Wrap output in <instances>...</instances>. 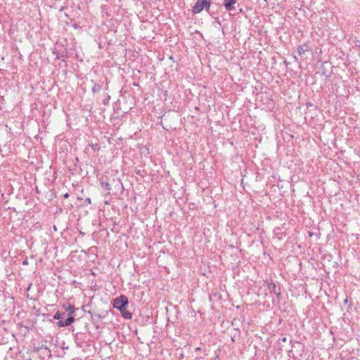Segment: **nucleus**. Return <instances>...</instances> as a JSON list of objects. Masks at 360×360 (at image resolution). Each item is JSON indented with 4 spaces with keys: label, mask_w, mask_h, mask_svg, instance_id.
Here are the masks:
<instances>
[{
    "label": "nucleus",
    "mask_w": 360,
    "mask_h": 360,
    "mask_svg": "<svg viewBox=\"0 0 360 360\" xmlns=\"http://www.w3.org/2000/svg\"><path fill=\"white\" fill-rule=\"evenodd\" d=\"M74 321H75L74 316H70L64 321L65 322V326H68L71 325Z\"/></svg>",
    "instance_id": "6e6552de"
},
{
    "label": "nucleus",
    "mask_w": 360,
    "mask_h": 360,
    "mask_svg": "<svg viewBox=\"0 0 360 360\" xmlns=\"http://www.w3.org/2000/svg\"><path fill=\"white\" fill-rule=\"evenodd\" d=\"M129 304L128 299L126 296L122 295L117 297L114 300L113 307L120 311L127 307Z\"/></svg>",
    "instance_id": "f03ea898"
},
{
    "label": "nucleus",
    "mask_w": 360,
    "mask_h": 360,
    "mask_svg": "<svg viewBox=\"0 0 360 360\" xmlns=\"http://www.w3.org/2000/svg\"><path fill=\"white\" fill-rule=\"evenodd\" d=\"M236 3V0H224L223 6L226 11H232L235 10V7L233 6Z\"/></svg>",
    "instance_id": "7ed1b4c3"
},
{
    "label": "nucleus",
    "mask_w": 360,
    "mask_h": 360,
    "mask_svg": "<svg viewBox=\"0 0 360 360\" xmlns=\"http://www.w3.org/2000/svg\"><path fill=\"white\" fill-rule=\"evenodd\" d=\"M53 53L56 54V58H58V59L68 57L67 53H59V52L56 53L55 51H53Z\"/></svg>",
    "instance_id": "9b49d317"
},
{
    "label": "nucleus",
    "mask_w": 360,
    "mask_h": 360,
    "mask_svg": "<svg viewBox=\"0 0 360 360\" xmlns=\"http://www.w3.org/2000/svg\"><path fill=\"white\" fill-rule=\"evenodd\" d=\"M101 186L108 191V194H110L111 191L110 184L103 178L101 179Z\"/></svg>",
    "instance_id": "423d86ee"
},
{
    "label": "nucleus",
    "mask_w": 360,
    "mask_h": 360,
    "mask_svg": "<svg viewBox=\"0 0 360 360\" xmlns=\"http://www.w3.org/2000/svg\"><path fill=\"white\" fill-rule=\"evenodd\" d=\"M210 0H198L193 7L192 11L195 14L200 13L203 9L208 11L210 10Z\"/></svg>",
    "instance_id": "f257e3e1"
},
{
    "label": "nucleus",
    "mask_w": 360,
    "mask_h": 360,
    "mask_svg": "<svg viewBox=\"0 0 360 360\" xmlns=\"http://www.w3.org/2000/svg\"><path fill=\"white\" fill-rule=\"evenodd\" d=\"M267 287L271 292L276 294L278 297L281 295L280 290H277V287L275 283L271 281L267 283Z\"/></svg>",
    "instance_id": "39448f33"
},
{
    "label": "nucleus",
    "mask_w": 360,
    "mask_h": 360,
    "mask_svg": "<svg viewBox=\"0 0 360 360\" xmlns=\"http://www.w3.org/2000/svg\"><path fill=\"white\" fill-rule=\"evenodd\" d=\"M68 197H69V194H68V193H65V194L63 195V198H68Z\"/></svg>",
    "instance_id": "dca6fc26"
},
{
    "label": "nucleus",
    "mask_w": 360,
    "mask_h": 360,
    "mask_svg": "<svg viewBox=\"0 0 360 360\" xmlns=\"http://www.w3.org/2000/svg\"><path fill=\"white\" fill-rule=\"evenodd\" d=\"M85 202H86L88 204H91V198H86Z\"/></svg>",
    "instance_id": "2eb2a0df"
},
{
    "label": "nucleus",
    "mask_w": 360,
    "mask_h": 360,
    "mask_svg": "<svg viewBox=\"0 0 360 360\" xmlns=\"http://www.w3.org/2000/svg\"><path fill=\"white\" fill-rule=\"evenodd\" d=\"M53 230H54L55 231H57V226H53Z\"/></svg>",
    "instance_id": "a211bd4d"
},
{
    "label": "nucleus",
    "mask_w": 360,
    "mask_h": 360,
    "mask_svg": "<svg viewBox=\"0 0 360 360\" xmlns=\"http://www.w3.org/2000/svg\"><path fill=\"white\" fill-rule=\"evenodd\" d=\"M196 349H197L198 351H200V347H198V348H196Z\"/></svg>",
    "instance_id": "6ab92c4d"
},
{
    "label": "nucleus",
    "mask_w": 360,
    "mask_h": 360,
    "mask_svg": "<svg viewBox=\"0 0 360 360\" xmlns=\"http://www.w3.org/2000/svg\"><path fill=\"white\" fill-rule=\"evenodd\" d=\"M66 311H67L69 316H73L74 312H75V307L70 305L68 307V308L66 309Z\"/></svg>",
    "instance_id": "9d476101"
},
{
    "label": "nucleus",
    "mask_w": 360,
    "mask_h": 360,
    "mask_svg": "<svg viewBox=\"0 0 360 360\" xmlns=\"http://www.w3.org/2000/svg\"><path fill=\"white\" fill-rule=\"evenodd\" d=\"M203 359L202 357H197L193 360H202Z\"/></svg>",
    "instance_id": "f3484780"
},
{
    "label": "nucleus",
    "mask_w": 360,
    "mask_h": 360,
    "mask_svg": "<svg viewBox=\"0 0 360 360\" xmlns=\"http://www.w3.org/2000/svg\"><path fill=\"white\" fill-rule=\"evenodd\" d=\"M127 307H125L124 309H122L120 311L121 312V314L123 318H124L126 319H131L132 314L129 310H127Z\"/></svg>",
    "instance_id": "0eeeda50"
},
{
    "label": "nucleus",
    "mask_w": 360,
    "mask_h": 360,
    "mask_svg": "<svg viewBox=\"0 0 360 360\" xmlns=\"http://www.w3.org/2000/svg\"><path fill=\"white\" fill-rule=\"evenodd\" d=\"M64 315H65V313L60 314L59 311H57L53 315V319H56V320H59L60 319H62Z\"/></svg>",
    "instance_id": "f8f14e48"
},
{
    "label": "nucleus",
    "mask_w": 360,
    "mask_h": 360,
    "mask_svg": "<svg viewBox=\"0 0 360 360\" xmlns=\"http://www.w3.org/2000/svg\"><path fill=\"white\" fill-rule=\"evenodd\" d=\"M57 325L58 327H65V322L64 321H59L58 323H57Z\"/></svg>",
    "instance_id": "ddd939ff"
},
{
    "label": "nucleus",
    "mask_w": 360,
    "mask_h": 360,
    "mask_svg": "<svg viewBox=\"0 0 360 360\" xmlns=\"http://www.w3.org/2000/svg\"><path fill=\"white\" fill-rule=\"evenodd\" d=\"M306 105H307V107H311V106H313V103L311 102H307L306 103Z\"/></svg>",
    "instance_id": "4468645a"
},
{
    "label": "nucleus",
    "mask_w": 360,
    "mask_h": 360,
    "mask_svg": "<svg viewBox=\"0 0 360 360\" xmlns=\"http://www.w3.org/2000/svg\"><path fill=\"white\" fill-rule=\"evenodd\" d=\"M101 86L99 84L95 83L94 84V86H92L91 90L94 93H96V92H98L101 90Z\"/></svg>",
    "instance_id": "1a4fd4ad"
},
{
    "label": "nucleus",
    "mask_w": 360,
    "mask_h": 360,
    "mask_svg": "<svg viewBox=\"0 0 360 360\" xmlns=\"http://www.w3.org/2000/svg\"><path fill=\"white\" fill-rule=\"evenodd\" d=\"M309 41L305 42L297 48V53L301 56L303 53L310 50Z\"/></svg>",
    "instance_id": "20e7f679"
}]
</instances>
